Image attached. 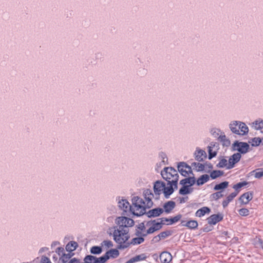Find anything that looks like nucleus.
<instances>
[{"label":"nucleus","instance_id":"7","mask_svg":"<svg viewBox=\"0 0 263 263\" xmlns=\"http://www.w3.org/2000/svg\"><path fill=\"white\" fill-rule=\"evenodd\" d=\"M179 173L184 177H187L192 174V168L185 162H179L177 165Z\"/></svg>","mask_w":263,"mask_h":263},{"label":"nucleus","instance_id":"45","mask_svg":"<svg viewBox=\"0 0 263 263\" xmlns=\"http://www.w3.org/2000/svg\"><path fill=\"white\" fill-rule=\"evenodd\" d=\"M108 259V257L105 254L104 255L97 258L96 263H104Z\"/></svg>","mask_w":263,"mask_h":263},{"label":"nucleus","instance_id":"16","mask_svg":"<svg viewBox=\"0 0 263 263\" xmlns=\"http://www.w3.org/2000/svg\"><path fill=\"white\" fill-rule=\"evenodd\" d=\"M163 212V209L161 208H156L149 210L147 213L148 217H157L161 215Z\"/></svg>","mask_w":263,"mask_h":263},{"label":"nucleus","instance_id":"36","mask_svg":"<svg viewBox=\"0 0 263 263\" xmlns=\"http://www.w3.org/2000/svg\"><path fill=\"white\" fill-rule=\"evenodd\" d=\"M170 233L169 232H162L160 233L158 235L154 237V240L155 241H159L161 238H165L168 235H170Z\"/></svg>","mask_w":263,"mask_h":263},{"label":"nucleus","instance_id":"12","mask_svg":"<svg viewBox=\"0 0 263 263\" xmlns=\"http://www.w3.org/2000/svg\"><path fill=\"white\" fill-rule=\"evenodd\" d=\"M195 158L199 162L202 161L206 157L205 152L197 147L194 154Z\"/></svg>","mask_w":263,"mask_h":263},{"label":"nucleus","instance_id":"35","mask_svg":"<svg viewBox=\"0 0 263 263\" xmlns=\"http://www.w3.org/2000/svg\"><path fill=\"white\" fill-rule=\"evenodd\" d=\"M214 146V144L211 143L208 147L209 159H211L212 158L215 157L217 154L216 152L213 151V148Z\"/></svg>","mask_w":263,"mask_h":263},{"label":"nucleus","instance_id":"3","mask_svg":"<svg viewBox=\"0 0 263 263\" xmlns=\"http://www.w3.org/2000/svg\"><path fill=\"white\" fill-rule=\"evenodd\" d=\"M161 175L168 183H173L175 188L177 187L179 175L175 168L172 167H165L161 171Z\"/></svg>","mask_w":263,"mask_h":263},{"label":"nucleus","instance_id":"38","mask_svg":"<svg viewBox=\"0 0 263 263\" xmlns=\"http://www.w3.org/2000/svg\"><path fill=\"white\" fill-rule=\"evenodd\" d=\"M262 142V139L258 137H255L251 139L250 143L253 146H258Z\"/></svg>","mask_w":263,"mask_h":263},{"label":"nucleus","instance_id":"6","mask_svg":"<svg viewBox=\"0 0 263 263\" xmlns=\"http://www.w3.org/2000/svg\"><path fill=\"white\" fill-rule=\"evenodd\" d=\"M165 189V183L162 181L157 180L154 183V199L157 200L159 198V196L163 193V190ZM152 193H153L152 192Z\"/></svg>","mask_w":263,"mask_h":263},{"label":"nucleus","instance_id":"56","mask_svg":"<svg viewBox=\"0 0 263 263\" xmlns=\"http://www.w3.org/2000/svg\"><path fill=\"white\" fill-rule=\"evenodd\" d=\"M68 263H80V260L78 259L73 258L70 259Z\"/></svg>","mask_w":263,"mask_h":263},{"label":"nucleus","instance_id":"52","mask_svg":"<svg viewBox=\"0 0 263 263\" xmlns=\"http://www.w3.org/2000/svg\"><path fill=\"white\" fill-rule=\"evenodd\" d=\"M155 231H156V230H155L153 225H151V227L146 232V235L149 234L153 233Z\"/></svg>","mask_w":263,"mask_h":263},{"label":"nucleus","instance_id":"48","mask_svg":"<svg viewBox=\"0 0 263 263\" xmlns=\"http://www.w3.org/2000/svg\"><path fill=\"white\" fill-rule=\"evenodd\" d=\"M55 252L58 254V255L60 257L62 256L63 254L65 253L64 248L61 247L57 248Z\"/></svg>","mask_w":263,"mask_h":263},{"label":"nucleus","instance_id":"9","mask_svg":"<svg viewBox=\"0 0 263 263\" xmlns=\"http://www.w3.org/2000/svg\"><path fill=\"white\" fill-rule=\"evenodd\" d=\"M168 221V218H162L158 219L156 220L148 222L147 224L148 226L153 225L156 231L160 230L162 228V224H166Z\"/></svg>","mask_w":263,"mask_h":263},{"label":"nucleus","instance_id":"21","mask_svg":"<svg viewBox=\"0 0 263 263\" xmlns=\"http://www.w3.org/2000/svg\"><path fill=\"white\" fill-rule=\"evenodd\" d=\"M210 212V209L208 207L204 206L198 210L195 213V216L197 217H201L203 216L206 214H209Z\"/></svg>","mask_w":263,"mask_h":263},{"label":"nucleus","instance_id":"29","mask_svg":"<svg viewBox=\"0 0 263 263\" xmlns=\"http://www.w3.org/2000/svg\"><path fill=\"white\" fill-rule=\"evenodd\" d=\"M182 187L179 190V194L181 195H186L191 193L192 192V189L187 185H182Z\"/></svg>","mask_w":263,"mask_h":263},{"label":"nucleus","instance_id":"39","mask_svg":"<svg viewBox=\"0 0 263 263\" xmlns=\"http://www.w3.org/2000/svg\"><path fill=\"white\" fill-rule=\"evenodd\" d=\"M97 257L92 255H87L84 259V261L88 263H96Z\"/></svg>","mask_w":263,"mask_h":263},{"label":"nucleus","instance_id":"44","mask_svg":"<svg viewBox=\"0 0 263 263\" xmlns=\"http://www.w3.org/2000/svg\"><path fill=\"white\" fill-rule=\"evenodd\" d=\"M113 243L111 240H104L102 242V247H105V248H109L113 247Z\"/></svg>","mask_w":263,"mask_h":263},{"label":"nucleus","instance_id":"14","mask_svg":"<svg viewBox=\"0 0 263 263\" xmlns=\"http://www.w3.org/2000/svg\"><path fill=\"white\" fill-rule=\"evenodd\" d=\"M253 198L252 193L251 192H247L242 194L239 198L240 202L245 204L249 203Z\"/></svg>","mask_w":263,"mask_h":263},{"label":"nucleus","instance_id":"18","mask_svg":"<svg viewBox=\"0 0 263 263\" xmlns=\"http://www.w3.org/2000/svg\"><path fill=\"white\" fill-rule=\"evenodd\" d=\"M78 247V244L77 242L71 241L66 245L65 249L67 252L72 253V252L76 250Z\"/></svg>","mask_w":263,"mask_h":263},{"label":"nucleus","instance_id":"37","mask_svg":"<svg viewBox=\"0 0 263 263\" xmlns=\"http://www.w3.org/2000/svg\"><path fill=\"white\" fill-rule=\"evenodd\" d=\"M252 173L256 178H261L263 177V168L256 169L254 170Z\"/></svg>","mask_w":263,"mask_h":263},{"label":"nucleus","instance_id":"20","mask_svg":"<svg viewBox=\"0 0 263 263\" xmlns=\"http://www.w3.org/2000/svg\"><path fill=\"white\" fill-rule=\"evenodd\" d=\"M146 258V256L145 254H141L136 255L134 257L130 258L126 263H134L136 262L144 260Z\"/></svg>","mask_w":263,"mask_h":263},{"label":"nucleus","instance_id":"1","mask_svg":"<svg viewBox=\"0 0 263 263\" xmlns=\"http://www.w3.org/2000/svg\"><path fill=\"white\" fill-rule=\"evenodd\" d=\"M154 195L149 189H143L141 196H134L132 197L130 205L125 199L118 197L117 198L118 206L124 212L128 210L132 214L137 217L143 215L146 210L151 208L154 204L153 199Z\"/></svg>","mask_w":263,"mask_h":263},{"label":"nucleus","instance_id":"54","mask_svg":"<svg viewBox=\"0 0 263 263\" xmlns=\"http://www.w3.org/2000/svg\"><path fill=\"white\" fill-rule=\"evenodd\" d=\"M137 229L140 230L141 231L146 232L145 231V227L144 224L143 223H141L140 224H139Z\"/></svg>","mask_w":263,"mask_h":263},{"label":"nucleus","instance_id":"43","mask_svg":"<svg viewBox=\"0 0 263 263\" xmlns=\"http://www.w3.org/2000/svg\"><path fill=\"white\" fill-rule=\"evenodd\" d=\"M247 184V182L246 181L239 182L233 185V188L235 190V191H238L239 192V190L245 185Z\"/></svg>","mask_w":263,"mask_h":263},{"label":"nucleus","instance_id":"42","mask_svg":"<svg viewBox=\"0 0 263 263\" xmlns=\"http://www.w3.org/2000/svg\"><path fill=\"white\" fill-rule=\"evenodd\" d=\"M102 248L98 246H93L90 249V252L93 254H99L102 252Z\"/></svg>","mask_w":263,"mask_h":263},{"label":"nucleus","instance_id":"15","mask_svg":"<svg viewBox=\"0 0 263 263\" xmlns=\"http://www.w3.org/2000/svg\"><path fill=\"white\" fill-rule=\"evenodd\" d=\"M187 177V178L181 180L180 183L181 185H187L188 186L190 187L195 183V179L194 177H192L190 176Z\"/></svg>","mask_w":263,"mask_h":263},{"label":"nucleus","instance_id":"58","mask_svg":"<svg viewBox=\"0 0 263 263\" xmlns=\"http://www.w3.org/2000/svg\"><path fill=\"white\" fill-rule=\"evenodd\" d=\"M230 202L228 201V200L226 199V200H223L222 202V206L223 208H226L228 206Z\"/></svg>","mask_w":263,"mask_h":263},{"label":"nucleus","instance_id":"5","mask_svg":"<svg viewBox=\"0 0 263 263\" xmlns=\"http://www.w3.org/2000/svg\"><path fill=\"white\" fill-rule=\"evenodd\" d=\"M115 223L118 227L122 229H128L132 227L134 225V221L130 218L125 216L117 217L115 219Z\"/></svg>","mask_w":263,"mask_h":263},{"label":"nucleus","instance_id":"34","mask_svg":"<svg viewBox=\"0 0 263 263\" xmlns=\"http://www.w3.org/2000/svg\"><path fill=\"white\" fill-rule=\"evenodd\" d=\"M253 127L257 130L261 129L263 128V121L262 120H257L253 123Z\"/></svg>","mask_w":263,"mask_h":263},{"label":"nucleus","instance_id":"27","mask_svg":"<svg viewBox=\"0 0 263 263\" xmlns=\"http://www.w3.org/2000/svg\"><path fill=\"white\" fill-rule=\"evenodd\" d=\"M74 255L73 253H64L63 255L60 257V260L62 263H68L70 260V258Z\"/></svg>","mask_w":263,"mask_h":263},{"label":"nucleus","instance_id":"55","mask_svg":"<svg viewBox=\"0 0 263 263\" xmlns=\"http://www.w3.org/2000/svg\"><path fill=\"white\" fill-rule=\"evenodd\" d=\"M187 199H188L187 197H179L178 199L180 203H183L185 202L187 200Z\"/></svg>","mask_w":263,"mask_h":263},{"label":"nucleus","instance_id":"53","mask_svg":"<svg viewBox=\"0 0 263 263\" xmlns=\"http://www.w3.org/2000/svg\"><path fill=\"white\" fill-rule=\"evenodd\" d=\"M41 263H51L50 259L46 257L43 256L41 258Z\"/></svg>","mask_w":263,"mask_h":263},{"label":"nucleus","instance_id":"13","mask_svg":"<svg viewBox=\"0 0 263 263\" xmlns=\"http://www.w3.org/2000/svg\"><path fill=\"white\" fill-rule=\"evenodd\" d=\"M160 259L162 263H170L172 260V256L171 253L163 252L160 255Z\"/></svg>","mask_w":263,"mask_h":263},{"label":"nucleus","instance_id":"17","mask_svg":"<svg viewBox=\"0 0 263 263\" xmlns=\"http://www.w3.org/2000/svg\"><path fill=\"white\" fill-rule=\"evenodd\" d=\"M174 189L175 188L173 183H168L167 182V186H166L165 185V189H164L163 192L165 197L168 198L173 193Z\"/></svg>","mask_w":263,"mask_h":263},{"label":"nucleus","instance_id":"26","mask_svg":"<svg viewBox=\"0 0 263 263\" xmlns=\"http://www.w3.org/2000/svg\"><path fill=\"white\" fill-rule=\"evenodd\" d=\"M216 166L219 168H226L228 170L229 168L228 161L225 158H222L219 159V162L217 164Z\"/></svg>","mask_w":263,"mask_h":263},{"label":"nucleus","instance_id":"10","mask_svg":"<svg viewBox=\"0 0 263 263\" xmlns=\"http://www.w3.org/2000/svg\"><path fill=\"white\" fill-rule=\"evenodd\" d=\"M241 155L240 153H235L231 156L228 160L229 168H232L235 164L238 162L241 158Z\"/></svg>","mask_w":263,"mask_h":263},{"label":"nucleus","instance_id":"40","mask_svg":"<svg viewBox=\"0 0 263 263\" xmlns=\"http://www.w3.org/2000/svg\"><path fill=\"white\" fill-rule=\"evenodd\" d=\"M181 218V215L179 214V215H176V216H175L174 217L172 218H171V219H168V222H166V224H172L173 223H174L175 222H177V221H178Z\"/></svg>","mask_w":263,"mask_h":263},{"label":"nucleus","instance_id":"31","mask_svg":"<svg viewBox=\"0 0 263 263\" xmlns=\"http://www.w3.org/2000/svg\"><path fill=\"white\" fill-rule=\"evenodd\" d=\"M192 166L198 172L202 171L205 168V164L199 162H193L192 163Z\"/></svg>","mask_w":263,"mask_h":263},{"label":"nucleus","instance_id":"33","mask_svg":"<svg viewBox=\"0 0 263 263\" xmlns=\"http://www.w3.org/2000/svg\"><path fill=\"white\" fill-rule=\"evenodd\" d=\"M224 173L222 171L215 170L212 171L210 174V177L213 179H215L219 177H220L223 175Z\"/></svg>","mask_w":263,"mask_h":263},{"label":"nucleus","instance_id":"4","mask_svg":"<svg viewBox=\"0 0 263 263\" xmlns=\"http://www.w3.org/2000/svg\"><path fill=\"white\" fill-rule=\"evenodd\" d=\"M231 132L239 136H245L249 132V128L246 124L240 121H232L229 124Z\"/></svg>","mask_w":263,"mask_h":263},{"label":"nucleus","instance_id":"59","mask_svg":"<svg viewBox=\"0 0 263 263\" xmlns=\"http://www.w3.org/2000/svg\"><path fill=\"white\" fill-rule=\"evenodd\" d=\"M261 143L263 144V139L262 140V142Z\"/></svg>","mask_w":263,"mask_h":263},{"label":"nucleus","instance_id":"2","mask_svg":"<svg viewBox=\"0 0 263 263\" xmlns=\"http://www.w3.org/2000/svg\"><path fill=\"white\" fill-rule=\"evenodd\" d=\"M111 229L114 230L112 233L113 239L118 245V249H124L128 247L129 242L128 240L130 237L129 230L118 226H114Z\"/></svg>","mask_w":263,"mask_h":263},{"label":"nucleus","instance_id":"30","mask_svg":"<svg viewBox=\"0 0 263 263\" xmlns=\"http://www.w3.org/2000/svg\"><path fill=\"white\" fill-rule=\"evenodd\" d=\"M144 241V237L142 236H137L136 237L133 238L131 242L129 243L130 244L133 245H137L142 243Z\"/></svg>","mask_w":263,"mask_h":263},{"label":"nucleus","instance_id":"8","mask_svg":"<svg viewBox=\"0 0 263 263\" xmlns=\"http://www.w3.org/2000/svg\"><path fill=\"white\" fill-rule=\"evenodd\" d=\"M233 149L241 154H246L248 152L249 145L246 142L236 141L233 144Z\"/></svg>","mask_w":263,"mask_h":263},{"label":"nucleus","instance_id":"22","mask_svg":"<svg viewBox=\"0 0 263 263\" xmlns=\"http://www.w3.org/2000/svg\"><path fill=\"white\" fill-rule=\"evenodd\" d=\"M181 223L182 226H185L191 229L197 228L198 225L197 221L194 220H190L186 223H185L184 221H182Z\"/></svg>","mask_w":263,"mask_h":263},{"label":"nucleus","instance_id":"50","mask_svg":"<svg viewBox=\"0 0 263 263\" xmlns=\"http://www.w3.org/2000/svg\"><path fill=\"white\" fill-rule=\"evenodd\" d=\"M255 246L257 248H262V241L260 238L255 239Z\"/></svg>","mask_w":263,"mask_h":263},{"label":"nucleus","instance_id":"28","mask_svg":"<svg viewBox=\"0 0 263 263\" xmlns=\"http://www.w3.org/2000/svg\"><path fill=\"white\" fill-rule=\"evenodd\" d=\"M223 132L217 128H213L210 130V134L212 136L216 138H218Z\"/></svg>","mask_w":263,"mask_h":263},{"label":"nucleus","instance_id":"24","mask_svg":"<svg viewBox=\"0 0 263 263\" xmlns=\"http://www.w3.org/2000/svg\"><path fill=\"white\" fill-rule=\"evenodd\" d=\"M217 139L224 146H228L230 145V141L226 137L224 132L220 135Z\"/></svg>","mask_w":263,"mask_h":263},{"label":"nucleus","instance_id":"41","mask_svg":"<svg viewBox=\"0 0 263 263\" xmlns=\"http://www.w3.org/2000/svg\"><path fill=\"white\" fill-rule=\"evenodd\" d=\"M159 157L161 160V163L162 164H166L167 163V158L166 154L164 153H160L159 154Z\"/></svg>","mask_w":263,"mask_h":263},{"label":"nucleus","instance_id":"11","mask_svg":"<svg viewBox=\"0 0 263 263\" xmlns=\"http://www.w3.org/2000/svg\"><path fill=\"white\" fill-rule=\"evenodd\" d=\"M223 219V215L221 214H213L210 216L208 219V223L211 225H215L217 222L221 221Z\"/></svg>","mask_w":263,"mask_h":263},{"label":"nucleus","instance_id":"25","mask_svg":"<svg viewBox=\"0 0 263 263\" xmlns=\"http://www.w3.org/2000/svg\"><path fill=\"white\" fill-rule=\"evenodd\" d=\"M210 179L208 175L205 174L201 176L196 181V183L198 185H201L204 183L207 182Z\"/></svg>","mask_w":263,"mask_h":263},{"label":"nucleus","instance_id":"47","mask_svg":"<svg viewBox=\"0 0 263 263\" xmlns=\"http://www.w3.org/2000/svg\"><path fill=\"white\" fill-rule=\"evenodd\" d=\"M238 194V191H235L233 193H232L231 194H230L227 198V199L228 201H229L230 202L233 200V199Z\"/></svg>","mask_w":263,"mask_h":263},{"label":"nucleus","instance_id":"49","mask_svg":"<svg viewBox=\"0 0 263 263\" xmlns=\"http://www.w3.org/2000/svg\"><path fill=\"white\" fill-rule=\"evenodd\" d=\"M135 235L137 236H142L145 237L146 236V232H143L139 229H137L135 232Z\"/></svg>","mask_w":263,"mask_h":263},{"label":"nucleus","instance_id":"51","mask_svg":"<svg viewBox=\"0 0 263 263\" xmlns=\"http://www.w3.org/2000/svg\"><path fill=\"white\" fill-rule=\"evenodd\" d=\"M213 198L215 199H217L219 198H221L222 197L223 195L221 193V192H217L216 193H214L212 195Z\"/></svg>","mask_w":263,"mask_h":263},{"label":"nucleus","instance_id":"32","mask_svg":"<svg viewBox=\"0 0 263 263\" xmlns=\"http://www.w3.org/2000/svg\"><path fill=\"white\" fill-rule=\"evenodd\" d=\"M228 184L229 182L227 181L222 182L219 184L215 185L214 187V190L215 191L223 190L228 187Z\"/></svg>","mask_w":263,"mask_h":263},{"label":"nucleus","instance_id":"46","mask_svg":"<svg viewBox=\"0 0 263 263\" xmlns=\"http://www.w3.org/2000/svg\"><path fill=\"white\" fill-rule=\"evenodd\" d=\"M238 212L239 214L242 216H246L249 214V211L246 208H242Z\"/></svg>","mask_w":263,"mask_h":263},{"label":"nucleus","instance_id":"23","mask_svg":"<svg viewBox=\"0 0 263 263\" xmlns=\"http://www.w3.org/2000/svg\"><path fill=\"white\" fill-rule=\"evenodd\" d=\"M105 254L108 259L110 258H115L119 255V252L117 249H112L107 251Z\"/></svg>","mask_w":263,"mask_h":263},{"label":"nucleus","instance_id":"57","mask_svg":"<svg viewBox=\"0 0 263 263\" xmlns=\"http://www.w3.org/2000/svg\"><path fill=\"white\" fill-rule=\"evenodd\" d=\"M164 164H162V163H161V161L159 163H157V164H156V170L157 172L159 171V170L161 167V166L162 165H163Z\"/></svg>","mask_w":263,"mask_h":263},{"label":"nucleus","instance_id":"19","mask_svg":"<svg viewBox=\"0 0 263 263\" xmlns=\"http://www.w3.org/2000/svg\"><path fill=\"white\" fill-rule=\"evenodd\" d=\"M175 203L174 201H169L163 205V211L166 213H170L175 208Z\"/></svg>","mask_w":263,"mask_h":263}]
</instances>
